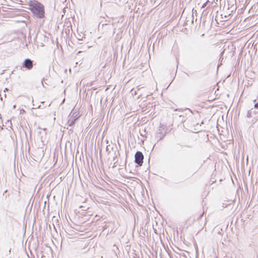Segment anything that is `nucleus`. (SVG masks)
Segmentation results:
<instances>
[{
  "mask_svg": "<svg viewBox=\"0 0 258 258\" xmlns=\"http://www.w3.org/2000/svg\"><path fill=\"white\" fill-rule=\"evenodd\" d=\"M29 6V9L36 18L42 19L44 17V8L40 3L36 1H31Z\"/></svg>",
  "mask_w": 258,
  "mask_h": 258,
  "instance_id": "obj_1",
  "label": "nucleus"
},
{
  "mask_svg": "<svg viewBox=\"0 0 258 258\" xmlns=\"http://www.w3.org/2000/svg\"><path fill=\"white\" fill-rule=\"evenodd\" d=\"M144 159V156L142 152H137L135 154V162L139 165H142L143 163V160Z\"/></svg>",
  "mask_w": 258,
  "mask_h": 258,
  "instance_id": "obj_2",
  "label": "nucleus"
},
{
  "mask_svg": "<svg viewBox=\"0 0 258 258\" xmlns=\"http://www.w3.org/2000/svg\"><path fill=\"white\" fill-rule=\"evenodd\" d=\"M24 66L29 70L31 69L33 67L32 61L29 58L25 59L24 62Z\"/></svg>",
  "mask_w": 258,
  "mask_h": 258,
  "instance_id": "obj_3",
  "label": "nucleus"
},
{
  "mask_svg": "<svg viewBox=\"0 0 258 258\" xmlns=\"http://www.w3.org/2000/svg\"><path fill=\"white\" fill-rule=\"evenodd\" d=\"M70 117L72 118L76 119V120L79 117V113H77V112H74Z\"/></svg>",
  "mask_w": 258,
  "mask_h": 258,
  "instance_id": "obj_4",
  "label": "nucleus"
},
{
  "mask_svg": "<svg viewBox=\"0 0 258 258\" xmlns=\"http://www.w3.org/2000/svg\"><path fill=\"white\" fill-rule=\"evenodd\" d=\"M75 120H76V119L72 118L71 117H70L68 120L69 125L70 126L72 125L74 123Z\"/></svg>",
  "mask_w": 258,
  "mask_h": 258,
  "instance_id": "obj_5",
  "label": "nucleus"
},
{
  "mask_svg": "<svg viewBox=\"0 0 258 258\" xmlns=\"http://www.w3.org/2000/svg\"><path fill=\"white\" fill-rule=\"evenodd\" d=\"M246 115H247V117H248V118L251 117H252V115H251V110L248 111Z\"/></svg>",
  "mask_w": 258,
  "mask_h": 258,
  "instance_id": "obj_6",
  "label": "nucleus"
},
{
  "mask_svg": "<svg viewBox=\"0 0 258 258\" xmlns=\"http://www.w3.org/2000/svg\"><path fill=\"white\" fill-rule=\"evenodd\" d=\"M254 107L256 108H258V102L255 104Z\"/></svg>",
  "mask_w": 258,
  "mask_h": 258,
  "instance_id": "obj_7",
  "label": "nucleus"
},
{
  "mask_svg": "<svg viewBox=\"0 0 258 258\" xmlns=\"http://www.w3.org/2000/svg\"><path fill=\"white\" fill-rule=\"evenodd\" d=\"M205 6H206V4H204L203 5L202 8H204Z\"/></svg>",
  "mask_w": 258,
  "mask_h": 258,
  "instance_id": "obj_8",
  "label": "nucleus"
}]
</instances>
